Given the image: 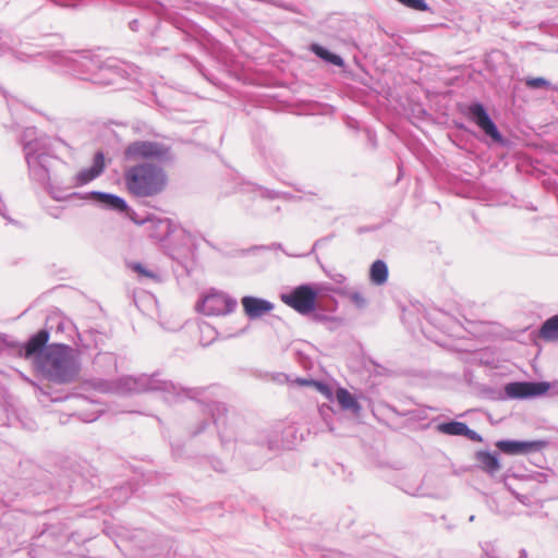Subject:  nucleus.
I'll list each match as a JSON object with an SVG mask.
<instances>
[{
	"label": "nucleus",
	"instance_id": "7ed1b4c3",
	"mask_svg": "<svg viewBox=\"0 0 558 558\" xmlns=\"http://www.w3.org/2000/svg\"><path fill=\"white\" fill-rule=\"evenodd\" d=\"M281 301L301 315H307L317 307V292L308 284L294 288L281 295Z\"/></svg>",
	"mask_w": 558,
	"mask_h": 558
},
{
	"label": "nucleus",
	"instance_id": "f257e3e1",
	"mask_svg": "<svg viewBox=\"0 0 558 558\" xmlns=\"http://www.w3.org/2000/svg\"><path fill=\"white\" fill-rule=\"evenodd\" d=\"M125 191L133 197L146 198L161 194L168 183L166 171L150 162H141L125 168Z\"/></svg>",
	"mask_w": 558,
	"mask_h": 558
},
{
	"label": "nucleus",
	"instance_id": "412c9836",
	"mask_svg": "<svg viewBox=\"0 0 558 558\" xmlns=\"http://www.w3.org/2000/svg\"><path fill=\"white\" fill-rule=\"evenodd\" d=\"M526 86L531 88L547 87L549 83L543 77H531L525 81Z\"/></svg>",
	"mask_w": 558,
	"mask_h": 558
},
{
	"label": "nucleus",
	"instance_id": "f3484780",
	"mask_svg": "<svg viewBox=\"0 0 558 558\" xmlns=\"http://www.w3.org/2000/svg\"><path fill=\"white\" fill-rule=\"evenodd\" d=\"M313 51L318 56L320 57L322 59L337 65V66H342L343 65V60L340 56L338 54H335V53H331L329 52L328 50H326L325 48L318 46V45H314L313 46Z\"/></svg>",
	"mask_w": 558,
	"mask_h": 558
},
{
	"label": "nucleus",
	"instance_id": "4468645a",
	"mask_svg": "<svg viewBox=\"0 0 558 558\" xmlns=\"http://www.w3.org/2000/svg\"><path fill=\"white\" fill-rule=\"evenodd\" d=\"M539 337L547 341L558 340V315L550 317L543 324Z\"/></svg>",
	"mask_w": 558,
	"mask_h": 558
},
{
	"label": "nucleus",
	"instance_id": "aec40b11",
	"mask_svg": "<svg viewBox=\"0 0 558 558\" xmlns=\"http://www.w3.org/2000/svg\"><path fill=\"white\" fill-rule=\"evenodd\" d=\"M131 269H132L133 271H135L136 274H138L140 276L147 277V278H150V279H157V276H156L153 271H150V270L146 269V268H145L142 264H140V263H134V264H132V265H131Z\"/></svg>",
	"mask_w": 558,
	"mask_h": 558
},
{
	"label": "nucleus",
	"instance_id": "f8f14e48",
	"mask_svg": "<svg viewBox=\"0 0 558 558\" xmlns=\"http://www.w3.org/2000/svg\"><path fill=\"white\" fill-rule=\"evenodd\" d=\"M92 196L97 202L106 205L108 208H111L113 210L120 213H125L129 210L126 202L120 196L102 192H93Z\"/></svg>",
	"mask_w": 558,
	"mask_h": 558
},
{
	"label": "nucleus",
	"instance_id": "0eeeda50",
	"mask_svg": "<svg viewBox=\"0 0 558 558\" xmlns=\"http://www.w3.org/2000/svg\"><path fill=\"white\" fill-rule=\"evenodd\" d=\"M469 113L471 116V119L476 123V125L480 129H482L485 132L486 135L490 136L496 142L501 141V135L497 126L490 120L483 105L474 104L470 106Z\"/></svg>",
	"mask_w": 558,
	"mask_h": 558
},
{
	"label": "nucleus",
	"instance_id": "ddd939ff",
	"mask_svg": "<svg viewBox=\"0 0 558 558\" xmlns=\"http://www.w3.org/2000/svg\"><path fill=\"white\" fill-rule=\"evenodd\" d=\"M388 278V267L385 262L378 259L375 260L369 270V279L373 283L380 286L387 281Z\"/></svg>",
	"mask_w": 558,
	"mask_h": 558
},
{
	"label": "nucleus",
	"instance_id": "9d476101",
	"mask_svg": "<svg viewBox=\"0 0 558 558\" xmlns=\"http://www.w3.org/2000/svg\"><path fill=\"white\" fill-rule=\"evenodd\" d=\"M496 447L506 454H522L541 448L537 441L499 440Z\"/></svg>",
	"mask_w": 558,
	"mask_h": 558
},
{
	"label": "nucleus",
	"instance_id": "4be33fe9",
	"mask_svg": "<svg viewBox=\"0 0 558 558\" xmlns=\"http://www.w3.org/2000/svg\"><path fill=\"white\" fill-rule=\"evenodd\" d=\"M350 299L356 306H363L365 304V298L359 292L351 293Z\"/></svg>",
	"mask_w": 558,
	"mask_h": 558
},
{
	"label": "nucleus",
	"instance_id": "5701e85b",
	"mask_svg": "<svg viewBox=\"0 0 558 558\" xmlns=\"http://www.w3.org/2000/svg\"><path fill=\"white\" fill-rule=\"evenodd\" d=\"M316 386L318 387V389H319L323 393H325V395H327V396H329V395H330L329 388H328V387H326L325 385H323V384H316Z\"/></svg>",
	"mask_w": 558,
	"mask_h": 558
},
{
	"label": "nucleus",
	"instance_id": "dca6fc26",
	"mask_svg": "<svg viewBox=\"0 0 558 558\" xmlns=\"http://www.w3.org/2000/svg\"><path fill=\"white\" fill-rule=\"evenodd\" d=\"M336 398L343 409H359V403L355 398L344 388H339L336 391Z\"/></svg>",
	"mask_w": 558,
	"mask_h": 558
},
{
	"label": "nucleus",
	"instance_id": "f03ea898",
	"mask_svg": "<svg viewBox=\"0 0 558 558\" xmlns=\"http://www.w3.org/2000/svg\"><path fill=\"white\" fill-rule=\"evenodd\" d=\"M170 155V147L163 143L155 141H135L129 144L124 149V156L128 160H155L166 161Z\"/></svg>",
	"mask_w": 558,
	"mask_h": 558
},
{
	"label": "nucleus",
	"instance_id": "2eb2a0df",
	"mask_svg": "<svg viewBox=\"0 0 558 558\" xmlns=\"http://www.w3.org/2000/svg\"><path fill=\"white\" fill-rule=\"evenodd\" d=\"M477 461L480 462L482 469L489 473H494L500 468L497 457L490 452H478Z\"/></svg>",
	"mask_w": 558,
	"mask_h": 558
},
{
	"label": "nucleus",
	"instance_id": "9b49d317",
	"mask_svg": "<svg viewBox=\"0 0 558 558\" xmlns=\"http://www.w3.org/2000/svg\"><path fill=\"white\" fill-rule=\"evenodd\" d=\"M50 335L46 329H41L29 338L24 344V357L31 359L43 352L49 341Z\"/></svg>",
	"mask_w": 558,
	"mask_h": 558
},
{
	"label": "nucleus",
	"instance_id": "6e6552de",
	"mask_svg": "<svg viewBox=\"0 0 558 558\" xmlns=\"http://www.w3.org/2000/svg\"><path fill=\"white\" fill-rule=\"evenodd\" d=\"M106 168L105 155L97 151L94 156L93 166L88 169L81 170L75 177L74 182L76 186H82L98 178Z\"/></svg>",
	"mask_w": 558,
	"mask_h": 558
},
{
	"label": "nucleus",
	"instance_id": "a211bd4d",
	"mask_svg": "<svg viewBox=\"0 0 558 558\" xmlns=\"http://www.w3.org/2000/svg\"><path fill=\"white\" fill-rule=\"evenodd\" d=\"M441 430L450 435H463L468 430V426L464 423L452 422L444 424Z\"/></svg>",
	"mask_w": 558,
	"mask_h": 558
},
{
	"label": "nucleus",
	"instance_id": "20e7f679",
	"mask_svg": "<svg viewBox=\"0 0 558 558\" xmlns=\"http://www.w3.org/2000/svg\"><path fill=\"white\" fill-rule=\"evenodd\" d=\"M236 306V302L226 293L213 290L196 304V310L207 316L227 315Z\"/></svg>",
	"mask_w": 558,
	"mask_h": 558
},
{
	"label": "nucleus",
	"instance_id": "1a4fd4ad",
	"mask_svg": "<svg viewBox=\"0 0 558 558\" xmlns=\"http://www.w3.org/2000/svg\"><path fill=\"white\" fill-rule=\"evenodd\" d=\"M244 314L251 318L256 319L274 310V304L255 296H244L241 300Z\"/></svg>",
	"mask_w": 558,
	"mask_h": 558
},
{
	"label": "nucleus",
	"instance_id": "423d86ee",
	"mask_svg": "<svg viewBox=\"0 0 558 558\" xmlns=\"http://www.w3.org/2000/svg\"><path fill=\"white\" fill-rule=\"evenodd\" d=\"M548 383H511L505 388L506 393L511 398H529L544 395L549 389Z\"/></svg>",
	"mask_w": 558,
	"mask_h": 558
},
{
	"label": "nucleus",
	"instance_id": "39448f33",
	"mask_svg": "<svg viewBox=\"0 0 558 558\" xmlns=\"http://www.w3.org/2000/svg\"><path fill=\"white\" fill-rule=\"evenodd\" d=\"M57 352V356L50 362L48 369L49 377L57 383H69L77 376L80 367L75 361L64 352V347H58Z\"/></svg>",
	"mask_w": 558,
	"mask_h": 558
},
{
	"label": "nucleus",
	"instance_id": "6ab92c4d",
	"mask_svg": "<svg viewBox=\"0 0 558 558\" xmlns=\"http://www.w3.org/2000/svg\"><path fill=\"white\" fill-rule=\"evenodd\" d=\"M403 5L417 10V11H426L428 7L424 0H398Z\"/></svg>",
	"mask_w": 558,
	"mask_h": 558
}]
</instances>
